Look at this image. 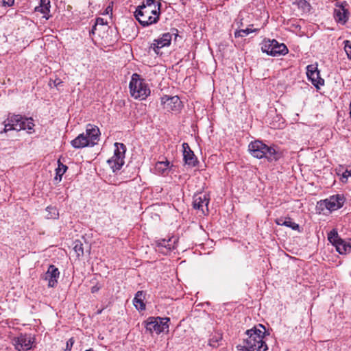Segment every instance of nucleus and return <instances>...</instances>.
Masks as SVG:
<instances>
[{"mask_svg": "<svg viewBox=\"0 0 351 351\" xmlns=\"http://www.w3.org/2000/svg\"><path fill=\"white\" fill-rule=\"evenodd\" d=\"M161 3L156 0H143L136 7L134 16L139 23L147 27L158 23L160 15Z\"/></svg>", "mask_w": 351, "mask_h": 351, "instance_id": "obj_1", "label": "nucleus"}, {"mask_svg": "<svg viewBox=\"0 0 351 351\" xmlns=\"http://www.w3.org/2000/svg\"><path fill=\"white\" fill-rule=\"evenodd\" d=\"M266 332L265 326L261 324L246 331L247 338L244 340L243 351H266L268 348L263 341Z\"/></svg>", "mask_w": 351, "mask_h": 351, "instance_id": "obj_2", "label": "nucleus"}, {"mask_svg": "<svg viewBox=\"0 0 351 351\" xmlns=\"http://www.w3.org/2000/svg\"><path fill=\"white\" fill-rule=\"evenodd\" d=\"M99 134L100 132L97 126L88 124L86 126V132L79 134L71 141V144L75 149L93 146L99 141Z\"/></svg>", "mask_w": 351, "mask_h": 351, "instance_id": "obj_3", "label": "nucleus"}, {"mask_svg": "<svg viewBox=\"0 0 351 351\" xmlns=\"http://www.w3.org/2000/svg\"><path fill=\"white\" fill-rule=\"evenodd\" d=\"M248 149L254 157L259 159L265 158L269 161H276L280 158V154L274 147H269L261 141L250 143Z\"/></svg>", "mask_w": 351, "mask_h": 351, "instance_id": "obj_4", "label": "nucleus"}, {"mask_svg": "<svg viewBox=\"0 0 351 351\" xmlns=\"http://www.w3.org/2000/svg\"><path fill=\"white\" fill-rule=\"evenodd\" d=\"M129 88L131 96L140 100L145 99L151 93L148 84L137 73L132 75Z\"/></svg>", "mask_w": 351, "mask_h": 351, "instance_id": "obj_5", "label": "nucleus"}, {"mask_svg": "<svg viewBox=\"0 0 351 351\" xmlns=\"http://www.w3.org/2000/svg\"><path fill=\"white\" fill-rule=\"evenodd\" d=\"M4 132L12 130L17 131L24 130H28L29 133H32L31 130H33L34 124L32 118H25L21 115L16 114L8 118L4 121Z\"/></svg>", "mask_w": 351, "mask_h": 351, "instance_id": "obj_6", "label": "nucleus"}, {"mask_svg": "<svg viewBox=\"0 0 351 351\" xmlns=\"http://www.w3.org/2000/svg\"><path fill=\"white\" fill-rule=\"evenodd\" d=\"M115 149L114 155L107 160L110 169L113 172H116L121 169L125 163L124 158L126 151V147L123 143H115Z\"/></svg>", "mask_w": 351, "mask_h": 351, "instance_id": "obj_7", "label": "nucleus"}, {"mask_svg": "<svg viewBox=\"0 0 351 351\" xmlns=\"http://www.w3.org/2000/svg\"><path fill=\"white\" fill-rule=\"evenodd\" d=\"M169 321V317H150L145 322V328L150 333L160 334L165 330L168 331Z\"/></svg>", "mask_w": 351, "mask_h": 351, "instance_id": "obj_8", "label": "nucleus"}, {"mask_svg": "<svg viewBox=\"0 0 351 351\" xmlns=\"http://www.w3.org/2000/svg\"><path fill=\"white\" fill-rule=\"evenodd\" d=\"M261 49L263 52L271 56L285 55L289 51L285 44L279 43L274 39L265 40L262 45Z\"/></svg>", "mask_w": 351, "mask_h": 351, "instance_id": "obj_9", "label": "nucleus"}, {"mask_svg": "<svg viewBox=\"0 0 351 351\" xmlns=\"http://www.w3.org/2000/svg\"><path fill=\"white\" fill-rule=\"evenodd\" d=\"M177 32L178 30L174 29L171 32L165 33L158 39H155L154 43L149 46L148 52L150 53L151 50H153L156 54H161L160 49L164 47L169 46L173 36H174L175 39H176L178 36Z\"/></svg>", "mask_w": 351, "mask_h": 351, "instance_id": "obj_10", "label": "nucleus"}, {"mask_svg": "<svg viewBox=\"0 0 351 351\" xmlns=\"http://www.w3.org/2000/svg\"><path fill=\"white\" fill-rule=\"evenodd\" d=\"M344 202L343 195L337 194L321 201L320 206H324L330 211H334L341 208L343 206Z\"/></svg>", "mask_w": 351, "mask_h": 351, "instance_id": "obj_11", "label": "nucleus"}, {"mask_svg": "<svg viewBox=\"0 0 351 351\" xmlns=\"http://www.w3.org/2000/svg\"><path fill=\"white\" fill-rule=\"evenodd\" d=\"M161 104L167 111H178L182 107V101L178 96L165 95L161 98Z\"/></svg>", "mask_w": 351, "mask_h": 351, "instance_id": "obj_12", "label": "nucleus"}, {"mask_svg": "<svg viewBox=\"0 0 351 351\" xmlns=\"http://www.w3.org/2000/svg\"><path fill=\"white\" fill-rule=\"evenodd\" d=\"M14 341L15 348L19 351H27L32 347V337L28 335H21Z\"/></svg>", "mask_w": 351, "mask_h": 351, "instance_id": "obj_13", "label": "nucleus"}, {"mask_svg": "<svg viewBox=\"0 0 351 351\" xmlns=\"http://www.w3.org/2000/svg\"><path fill=\"white\" fill-rule=\"evenodd\" d=\"M182 148L184 163L191 167H195L198 163V160L193 152L191 149L189 144L184 143L182 144Z\"/></svg>", "mask_w": 351, "mask_h": 351, "instance_id": "obj_14", "label": "nucleus"}, {"mask_svg": "<svg viewBox=\"0 0 351 351\" xmlns=\"http://www.w3.org/2000/svg\"><path fill=\"white\" fill-rule=\"evenodd\" d=\"M306 75L315 87L318 88L319 85L324 84V81L319 77V72L315 66L313 64L308 65L306 67Z\"/></svg>", "mask_w": 351, "mask_h": 351, "instance_id": "obj_15", "label": "nucleus"}, {"mask_svg": "<svg viewBox=\"0 0 351 351\" xmlns=\"http://www.w3.org/2000/svg\"><path fill=\"white\" fill-rule=\"evenodd\" d=\"M60 276L58 269L53 265H50L45 274V280L48 281L49 287H54L58 283Z\"/></svg>", "mask_w": 351, "mask_h": 351, "instance_id": "obj_16", "label": "nucleus"}, {"mask_svg": "<svg viewBox=\"0 0 351 351\" xmlns=\"http://www.w3.org/2000/svg\"><path fill=\"white\" fill-rule=\"evenodd\" d=\"M176 241L177 239L175 237L169 238L167 240L165 239H160L156 242V247L158 251L163 254H167L176 247Z\"/></svg>", "mask_w": 351, "mask_h": 351, "instance_id": "obj_17", "label": "nucleus"}, {"mask_svg": "<svg viewBox=\"0 0 351 351\" xmlns=\"http://www.w3.org/2000/svg\"><path fill=\"white\" fill-rule=\"evenodd\" d=\"M209 200L210 199L208 195L205 193L196 195L193 197V208L195 209L201 210L203 213H204V206H206V210H208L207 207L209 204Z\"/></svg>", "mask_w": 351, "mask_h": 351, "instance_id": "obj_18", "label": "nucleus"}, {"mask_svg": "<svg viewBox=\"0 0 351 351\" xmlns=\"http://www.w3.org/2000/svg\"><path fill=\"white\" fill-rule=\"evenodd\" d=\"M50 1L49 0H40L39 5L35 8V12H40L44 15L46 19H49V16H47L50 12Z\"/></svg>", "mask_w": 351, "mask_h": 351, "instance_id": "obj_19", "label": "nucleus"}, {"mask_svg": "<svg viewBox=\"0 0 351 351\" xmlns=\"http://www.w3.org/2000/svg\"><path fill=\"white\" fill-rule=\"evenodd\" d=\"M335 246L337 251L341 254H346L351 251V242H347L342 239H340Z\"/></svg>", "mask_w": 351, "mask_h": 351, "instance_id": "obj_20", "label": "nucleus"}, {"mask_svg": "<svg viewBox=\"0 0 351 351\" xmlns=\"http://www.w3.org/2000/svg\"><path fill=\"white\" fill-rule=\"evenodd\" d=\"M334 16L338 23L344 24L348 20V11L343 8L335 10Z\"/></svg>", "mask_w": 351, "mask_h": 351, "instance_id": "obj_21", "label": "nucleus"}, {"mask_svg": "<svg viewBox=\"0 0 351 351\" xmlns=\"http://www.w3.org/2000/svg\"><path fill=\"white\" fill-rule=\"evenodd\" d=\"M134 304L138 310H144L145 305L143 302V292L138 291L134 298Z\"/></svg>", "mask_w": 351, "mask_h": 351, "instance_id": "obj_22", "label": "nucleus"}, {"mask_svg": "<svg viewBox=\"0 0 351 351\" xmlns=\"http://www.w3.org/2000/svg\"><path fill=\"white\" fill-rule=\"evenodd\" d=\"M46 211L47 212V214L46 215V218L47 219H58L59 217V213L58 211V209L54 206H47L46 208Z\"/></svg>", "mask_w": 351, "mask_h": 351, "instance_id": "obj_23", "label": "nucleus"}, {"mask_svg": "<svg viewBox=\"0 0 351 351\" xmlns=\"http://www.w3.org/2000/svg\"><path fill=\"white\" fill-rule=\"evenodd\" d=\"M169 168L170 162L168 160L164 162H158L156 164V170L160 173H164L165 171Z\"/></svg>", "mask_w": 351, "mask_h": 351, "instance_id": "obj_24", "label": "nucleus"}, {"mask_svg": "<svg viewBox=\"0 0 351 351\" xmlns=\"http://www.w3.org/2000/svg\"><path fill=\"white\" fill-rule=\"evenodd\" d=\"M73 250L76 253L77 257L82 256L84 254L83 244L79 240H76L74 242Z\"/></svg>", "mask_w": 351, "mask_h": 351, "instance_id": "obj_25", "label": "nucleus"}, {"mask_svg": "<svg viewBox=\"0 0 351 351\" xmlns=\"http://www.w3.org/2000/svg\"><path fill=\"white\" fill-rule=\"evenodd\" d=\"M58 167L56 169V179L57 180L58 178H59V180H61L62 176L63 174L66 172L67 170V167L62 163L60 162V160L58 161Z\"/></svg>", "mask_w": 351, "mask_h": 351, "instance_id": "obj_26", "label": "nucleus"}, {"mask_svg": "<svg viewBox=\"0 0 351 351\" xmlns=\"http://www.w3.org/2000/svg\"><path fill=\"white\" fill-rule=\"evenodd\" d=\"M285 226L291 228L293 230L300 231V226L298 223L293 222L291 218L285 219V221L282 223Z\"/></svg>", "mask_w": 351, "mask_h": 351, "instance_id": "obj_27", "label": "nucleus"}, {"mask_svg": "<svg viewBox=\"0 0 351 351\" xmlns=\"http://www.w3.org/2000/svg\"><path fill=\"white\" fill-rule=\"evenodd\" d=\"M299 8L302 9L304 12H309L311 5L306 0H297L296 2Z\"/></svg>", "mask_w": 351, "mask_h": 351, "instance_id": "obj_28", "label": "nucleus"}, {"mask_svg": "<svg viewBox=\"0 0 351 351\" xmlns=\"http://www.w3.org/2000/svg\"><path fill=\"white\" fill-rule=\"evenodd\" d=\"M256 31V29H252L251 28H246L240 30H237L234 33L235 37H244L247 36L250 33Z\"/></svg>", "mask_w": 351, "mask_h": 351, "instance_id": "obj_29", "label": "nucleus"}, {"mask_svg": "<svg viewBox=\"0 0 351 351\" xmlns=\"http://www.w3.org/2000/svg\"><path fill=\"white\" fill-rule=\"evenodd\" d=\"M328 239L330 243L335 245L341 238L339 237L337 232L333 230L328 234Z\"/></svg>", "mask_w": 351, "mask_h": 351, "instance_id": "obj_30", "label": "nucleus"}, {"mask_svg": "<svg viewBox=\"0 0 351 351\" xmlns=\"http://www.w3.org/2000/svg\"><path fill=\"white\" fill-rule=\"evenodd\" d=\"M344 49L349 59L351 60V42L349 40L344 41Z\"/></svg>", "mask_w": 351, "mask_h": 351, "instance_id": "obj_31", "label": "nucleus"}, {"mask_svg": "<svg viewBox=\"0 0 351 351\" xmlns=\"http://www.w3.org/2000/svg\"><path fill=\"white\" fill-rule=\"evenodd\" d=\"M221 339V337L218 335L217 337H213L212 339L209 340V345L213 347H216L217 346V342L219 340Z\"/></svg>", "mask_w": 351, "mask_h": 351, "instance_id": "obj_32", "label": "nucleus"}, {"mask_svg": "<svg viewBox=\"0 0 351 351\" xmlns=\"http://www.w3.org/2000/svg\"><path fill=\"white\" fill-rule=\"evenodd\" d=\"M75 341L73 338H70L67 341L66 344L65 350L66 351H71V348L74 343Z\"/></svg>", "mask_w": 351, "mask_h": 351, "instance_id": "obj_33", "label": "nucleus"}, {"mask_svg": "<svg viewBox=\"0 0 351 351\" xmlns=\"http://www.w3.org/2000/svg\"><path fill=\"white\" fill-rule=\"evenodd\" d=\"M349 176H351V172L348 170H346L342 174L341 180L343 182L346 181Z\"/></svg>", "mask_w": 351, "mask_h": 351, "instance_id": "obj_34", "label": "nucleus"}, {"mask_svg": "<svg viewBox=\"0 0 351 351\" xmlns=\"http://www.w3.org/2000/svg\"><path fill=\"white\" fill-rule=\"evenodd\" d=\"M2 3L3 5H7L10 7L14 4V0H3Z\"/></svg>", "mask_w": 351, "mask_h": 351, "instance_id": "obj_35", "label": "nucleus"}, {"mask_svg": "<svg viewBox=\"0 0 351 351\" xmlns=\"http://www.w3.org/2000/svg\"><path fill=\"white\" fill-rule=\"evenodd\" d=\"M95 24L96 25H104V19H101V18H97Z\"/></svg>", "mask_w": 351, "mask_h": 351, "instance_id": "obj_36", "label": "nucleus"}, {"mask_svg": "<svg viewBox=\"0 0 351 351\" xmlns=\"http://www.w3.org/2000/svg\"><path fill=\"white\" fill-rule=\"evenodd\" d=\"M284 221H285V219H283V218H279L276 220V223L280 226H284V223H282Z\"/></svg>", "mask_w": 351, "mask_h": 351, "instance_id": "obj_37", "label": "nucleus"}, {"mask_svg": "<svg viewBox=\"0 0 351 351\" xmlns=\"http://www.w3.org/2000/svg\"><path fill=\"white\" fill-rule=\"evenodd\" d=\"M100 287H98L97 285H95V286H93L92 288H91V292L93 293H96L99 290Z\"/></svg>", "mask_w": 351, "mask_h": 351, "instance_id": "obj_38", "label": "nucleus"}, {"mask_svg": "<svg viewBox=\"0 0 351 351\" xmlns=\"http://www.w3.org/2000/svg\"><path fill=\"white\" fill-rule=\"evenodd\" d=\"M112 8L111 6H108L106 9V11H105V14H109L110 12L112 13Z\"/></svg>", "mask_w": 351, "mask_h": 351, "instance_id": "obj_39", "label": "nucleus"}, {"mask_svg": "<svg viewBox=\"0 0 351 351\" xmlns=\"http://www.w3.org/2000/svg\"><path fill=\"white\" fill-rule=\"evenodd\" d=\"M96 27H97V25L95 24H94L91 30L89 32L90 35L95 34V31L96 30Z\"/></svg>", "mask_w": 351, "mask_h": 351, "instance_id": "obj_40", "label": "nucleus"}, {"mask_svg": "<svg viewBox=\"0 0 351 351\" xmlns=\"http://www.w3.org/2000/svg\"><path fill=\"white\" fill-rule=\"evenodd\" d=\"M350 117H351V101H350Z\"/></svg>", "mask_w": 351, "mask_h": 351, "instance_id": "obj_41", "label": "nucleus"}, {"mask_svg": "<svg viewBox=\"0 0 351 351\" xmlns=\"http://www.w3.org/2000/svg\"><path fill=\"white\" fill-rule=\"evenodd\" d=\"M86 351H94V350H92V349H89V350H86Z\"/></svg>", "mask_w": 351, "mask_h": 351, "instance_id": "obj_42", "label": "nucleus"}]
</instances>
